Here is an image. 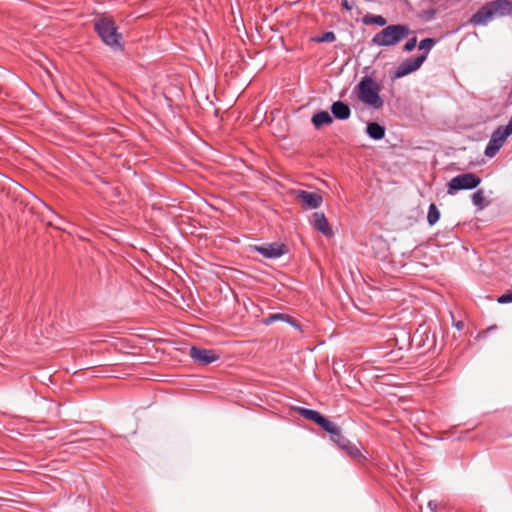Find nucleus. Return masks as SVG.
<instances>
[{"label":"nucleus","mask_w":512,"mask_h":512,"mask_svg":"<svg viewBox=\"0 0 512 512\" xmlns=\"http://www.w3.org/2000/svg\"><path fill=\"white\" fill-rule=\"evenodd\" d=\"M294 194L304 209H317L322 205L323 198L319 193L299 189Z\"/></svg>","instance_id":"nucleus-9"},{"label":"nucleus","mask_w":512,"mask_h":512,"mask_svg":"<svg viewBox=\"0 0 512 512\" xmlns=\"http://www.w3.org/2000/svg\"><path fill=\"white\" fill-rule=\"evenodd\" d=\"M481 183V178L474 173H463L453 177L447 184V193L455 194L459 190H470Z\"/></svg>","instance_id":"nucleus-5"},{"label":"nucleus","mask_w":512,"mask_h":512,"mask_svg":"<svg viewBox=\"0 0 512 512\" xmlns=\"http://www.w3.org/2000/svg\"><path fill=\"white\" fill-rule=\"evenodd\" d=\"M311 224L314 229L322 233L325 237H332L334 235V232L322 212H314L311 217Z\"/></svg>","instance_id":"nucleus-11"},{"label":"nucleus","mask_w":512,"mask_h":512,"mask_svg":"<svg viewBox=\"0 0 512 512\" xmlns=\"http://www.w3.org/2000/svg\"><path fill=\"white\" fill-rule=\"evenodd\" d=\"M358 98L359 100L373 108H382L384 102L380 96L379 84L370 76H364L357 84Z\"/></svg>","instance_id":"nucleus-3"},{"label":"nucleus","mask_w":512,"mask_h":512,"mask_svg":"<svg viewBox=\"0 0 512 512\" xmlns=\"http://www.w3.org/2000/svg\"><path fill=\"white\" fill-rule=\"evenodd\" d=\"M440 219V211L435 203H431L428 208L427 222L430 226L435 225Z\"/></svg>","instance_id":"nucleus-17"},{"label":"nucleus","mask_w":512,"mask_h":512,"mask_svg":"<svg viewBox=\"0 0 512 512\" xmlns=\"http://www.w3.org/2000/svg\"><path fill=\"white\" fill-rule=\"evenodd\" d=\"M506 130H508V132H510L512 134V115H511V118L509 119V122L507 125L503 126Z\"/></svg>","instance_id":"nucleus-28"},{"label":"nucleus","mask_w":512,"mask_h":512,"mask_svg":"<svg viewBox=\"0 0 512 512\" xmlns=\"http://www.w3.org/2000/svg\"><path fill=\"white\" fill-rule=\"evenodd\" d=\"M455 326L458 330H461L463 328V322L459 321L455 324Z\"/></svg>","instance_id":"nucleus-32"},{"label":"nucleus","mask_w":512,"mask_h":512,"mask_svg":"<svg viewBox=\"0 0 512 512\" xmlns=\"http://www.w3.org/2000/svg\"><path fill=\"white\" fill-rule=\"evenodd\" d=\"M506 130H508V132H510L512 134V115H511V118L509 119V122L507 125L503 126Z\"/></svg>","instance_id":"nucleus-30"},{"label":"nucleus","mask_w":512,"mask_h":512,"mask_svg":"<svg viewBox=\"0 0 512 512\" xmlns=\"http://www.w3.org/2000/svg\"><path fill=\"white\" fill-rule=\"evenodd\" d=\"M336 444H338L343 450H345L351 457L356 458L360 456V451L357 448V446L353 443H351L348 439H346L342 435V441L341 440H333Z\"/></svg>","instance_id":"nucleus-16"},{"label":"nucleus","mask_w":512,"mask_h":512,"mask_svg":"<svg viewBox=\"0 0 512 512\" xmlns=\"http://www.w3.org/2000/svg\"><path fill=\"white\" fill-rule=\"evenodd\" d=\"M331 112L338 120H347L351 115V110L348 104L342 101H336L331 105Z\"/></svg>","instance_id":"nucleus-13"},{"label":"nucleus","mask_w":512,"mask_h":512,"mask_svg":"<svg viewBox=\"0 0 512 512\" xmlns=\"http://www.w3.org/2000/svg\"><path fill=\"white\" fill-rule=\"evenodd\" d=\"M385 127L377 122H369L366 127V133L373 140H381L385 137Z\"/></svg>","instance_id":"nucleus-14"},{"label":"nucleus","mask_w":512,"mask_h":512,"mask_svg":"<svg viewBox=\"0 0 512 512\" xmlns=\"http://www.w3.org/2000/svg\"><path fill=\"white\" fill-rule=\"evenodd\" d=\"M512 16V0H493L484 4L470 18L472 25L486 26L494 18Z\"/></svg>","instance_id":"nucleus-1"},{"label":"nucleus","mask_w":512,"mask_h":512,"mask_svg":"<svg viewBox=\"0 0 512 512\" xmlns=\"http://www.w3.org/2000/svg\"><path fill=\"white\" fill-rule=\"evenodd\" d=\"M317 424L331 435L332 440L342 441L341 430L335 423L322 415Z\"/></svg>","instance_id":"nucleus-12"},{"label":"nucleus","mask_w":512,"mask_h":512,"mask_svg":"<svg viewBox=\"0 0 512 512\" xmlns=\"http://www.w3.org/2000/svg\"><path fill=\"white\" fill-rule=\"evenodd\" d=\"M253 250L268 259H278L287 252L286 246L278 242L255 245Z\"/></svg>","instance_id":"nucleus-7"},{"label":"nucleus","mask_w":512,"mask_h":512,"mask_svg":"<svg viewBox=\"0 0 512 512\" xmlns=\"http://www.w3.org/2000/svg\"><path fill=\"white\" fill-rule=\"evenodd\" d=\"M510 135H511V133L508 132V130H506L503 126H499L498 128H496L493 131V133L486 145V148L484 150V155L488 158L494 157L499 152V150L503 147L507 138Z\"/></svg>","instance_id":"nucleus-6"},{"label":"nucleus","mask_w":512,"mask_h":512,"mask_svg":"<svg viewBox=\"0 0 512 512\" xmlns=\"http://www.w3.org/2000/svg\"><path fill=\"white\" fill-rule=\"evenodd\" d=\"M484 202H485V196H484V192L482 189H479L472 194L473 205H475L476 207L481 209L485 206Z\"/></svg>","instance_id":"nucleus-20"},{"label":"nucleus","mask_w":512,"mask_h":512,"mask_svg":"<svg viewBox=\"0 0 512 512\" xmlns=\"http://www.w3.org/2000/svg\"><path fill=\"white\" fill-rule=\"evenodd\" d=\"M411 30L403 24H393L385 27L372 37V44L377 47H391L408 37Z\"/></svg>","instance_id":"nucleus-2"},{"label":"nucleus","mask_w":512,"mask_h":512,"mask_svg":"<svg viewBox=\"0 0 512 512\" xmlns=\"http://www.w3.org/2000/svg\"><path fill=\"white\" fill-rule=\"evenodd\" d=\"M332 122L333 118L327 111H319L312 117V123L317 129L323 125H329Z\"/></svg>","instance_id":"nucleus-15"},{"label":"nucleus","mask_w":512,"mask_h":512,"mask_svg":"<svg viewBox=\"0 0 512 512\" xmlns=\"http://www.w3.org/2000/svg\"><path fill=\"white\" fill-rule=\"evenodd\" d=\"M417 45V38L416 37H412L411 39H409L405 45H404V51L406 52H410L412 50H414V48L416 47Z\"/></svg>","instance_id":"nucleus-24"},{"label":"nucleus","mask_w":512,"mask_h":512,"mask_svg":"<svg viewBox=\"0 0 512 512\" xmlns=\"http://www.w3.org/2000/svg\"><path fill=\"white\" fill-rule=\"evenodd\" d=\"M506 130H508V132H510L512 134V115H511V118L509 119V122L507 125L503 126Z\"/></svg>","instance_id":"nucleus-27"},{"label":"nucleus","mask_w":512,"mask_h":512,"mask_svg":"<svg viewBox=\"0 0 512 512\" xmlns=\"http://www.w3.org/2000/svg\"><path fill=\"white\" fill-rule=\"evenodd\" d=\"M363 22L366 25L375 24L378 26H385L387 24L386 18L381 15H366L363 18Z\"/></svg>","instance_id":"nucleus-19"},{"label":"nucleus","mask_w":512,"mask_h":512,"mask_svg":"<svg viewBox=\"0 0 512 512\" xmlns=\"http://www.w3.org/2000/svg\"><path fill=\"white\" fill-rule=\"evenodd\" d=\"M436 41L433 38L422 39L419 43V49L426 50L427 52L433 48Z\"/></svg>","instance_id":"nucleus-23"},{"label":"nucleus","mask_w":512,"mask_h":512,"mask_svg":"<svg viewBox=\"0 0 512 512\" xmlns=\"http://www.w3.org/2000/svg\"><path fill=\"white\" fill-rule=\"evenodd\" d=\"M278 320L286 321V322L291 323V324H293V321H294L288 315L281 314V313H275V314H271L269 316V318L266 320V323H270V322L278 321Z\"/></svg>","instance_id":"nucleus-21"},{"label":"nucleus","mask_w":512,"mask_h":512,"mask_svg":"<svg viewBox=\"0 0 512 512\" xmlns=\"http://www.w3.org/2000/svg\"><path fill=\"white\" fill-rule=\"evenodd\" d=\"M189 355L195 362L202 365L213 363L219 359V355L214 351L195 346L190 348Z\"/></svg>","instance_id":"nucleus-10"},{"label":"nucleus","mask_w":512,"mask_h":512,"mask_svg":"<svg viewBox=\"0 0 512 512\" xmlns=\"http://www.w3.org/2000/svg\"><path fill=\"white\" fill-rule=\"evenodd\" d=\"M506 130H508V132H510L512 134V115H511V118L509 119V122L507 125L503 126Z\"/></svg>","instance_id":"nucleus-29"},{"label":"nucleus","mask_w":512,"mask_h":512,"mask_svg":"<svg viewBox=\"0 0 512 512\" xmlns=\"http://www.w3.org/2000/svg\"><path fill=\"white\" fill-rule=\"evenodd\" d=\"M352 1L353 0H341V3H342V6L347 10V11H351L352 10Z\"/></svg>","instance_id":"nucleus-25"},{"label":"nucleus","mask_w":512,"mask_h":512,"mask_svg":"<svg viewBox=\"0 0 512 512\" xmlns=\"http://www.w3.org/2000/svg\"><path fill=\"white\" fill-rule=\"evenodd\" d=\"M298 412L302 417H304L308 420H311L315 423H317L322 416V414H320L316 410L302 408V407L298 408Z\"/></svg>","instance_id":"nucleus-18"},{"label":"nucleus","mask_w":512,"mask_h":512,"mask_svg":"<svg viewBox=\"0 0 512 512\" xmlns=\"http://www.w3.org/2000/svg\"><path fill=\"white\" fill-rule=\"evenodd\" d=\"M95 30L101 40L113 49H122V35L118 33L114 21L109 17H101L95 21Z\"/></svg>","instance_id":"nucleus-4"},{"label":"nucleus","mask_w":512,"mask_h":512,"mask_svg":"<svg viewBox=\"0 0 512 512\" xmlns=\"http://www.w3.org/2000/svg\"><path fill=\"white\" fill-rule=\"evenodd\" d=\"M506 130H508V132H510L512 134V115H511V118L509 119V122L507 125L503 126Z\"/></svg>","instance_id":"nucleus-26"},{"label":"nucleus","mask_w":512,"mask_h":512,"mask_svg":"<svg viewBox=\"0 0 512 512\" xmlns=\"http://www.w3.org/2000/svg\"><path fill=\"white\" fill-rule=\"evenodd\" d=\"M427 58V52L424 54H421L415 58H408L405 61H403L396 69L395 71V78H401L404 77L417 69L421 67V65L424 63V61Z\"/></svg>","instance_id":"nucleus-8"},{"label":"nucleus","mask_w":512,"mask_h":512,"mask_svg":"<svg viewBox=\"0 0 512 512\" xmlns=\"http://www.w3.org/2000/svg\"><path fill=\"white\" fill-rule=\"evenodd\" d=\"M336 40V35L332 31L325 32L320 37L316 39L319 43H330Z\"/></svg>","instance_id":"nucleus-22"},{"label":"nucleus","mask_w":512,"mask_h":512,"mask_svg":"<svg viewBox=\"0 0 512 512\" xmlns=\"http://www.w3.org/2000/svg\"><path fill=\"white\" fill-rule=\"evenodd\" d=\"M428 506L432 511H434L437 507V504L433 501H429Z\"/></svg>","instance_id":"nucleus-31"}]
</instances>
